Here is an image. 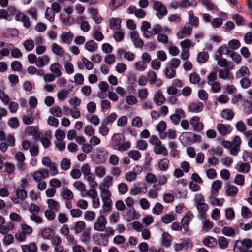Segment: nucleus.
<instances>
[{"label": "nucleus", "instance_id": "4c0bfd02", "mask_svg": "<svg viewBox=\"0 0 252 252\" xmlns=\"http://www.w3.org/2000/svg\"><path fill=\"white\" fill-rule=\"evenodd\" d=\"M229 53V50L227 47L226 45H224L220 47V48L217 51L215 59H218L219 58H221L223 54H227Z\"/></svg>", "mask_w": 252, "mask_h": 252}, {"label": "nucleus", "instance_id": "69168bd1", "mask_svg": "<svg viewBox=\"0 0 252 252\" xmlns=\"http://www.w3.org/2000/svg\"><path fill=\"white\" fill-rule=\"evenodd\" d=\"M176 73V69L169 66L166 68L165 71V76L168 79H171L174 77Z\"/></svg>", "mask_w": 252, "mask_h": 252}, {"label": "nucleus", "instance_id": "a18cd8bd", "mask_svg": "<svg viewBox=\"0 0 252 252\" xmlns=\"http://www.w3.org/2000/svg\"><path fill=\"white\" fill-rule=\"evenodd\" d=\"M217 243L216 239L211 236L205 238L203 241L204 245L210 248L214 247L217 244Z\"/></svg>", "mask_w": 252, "mask_h": 252}, {"label": "nucleus", "instance_id": "774afa93", "mask_svg": "<svg viewBox=\"0 0 252 252\" xmlns=\"http://www.w3.org/2000/svg\"><path fill=\"white\" fill-rule=\"evenodd\" d=\"M71 165L70 161L67 158H63L61 161L60 164V166L61 169L63 170H68Z\"/></svg>", "mask_w": 252, "mask_h": 252}, {"label": "nucleus", "instance_id": "37998d69", "mask_svg": "<svg viewBox=\"0 0 252 252\" xmlns=\"http://www.w3.org/2000/svg\"><path fill=\"white\" fill-rule=\"evenodd\" d=\"M48 208L52 210L56 211H59L60 206L59 203L56 200L53 199H49L47 201Z\"/></svg>", "mask_w": 252, "mask_h": 252}, {"label": "nucleus", "instance_id": "4468645a", "mask_svg": "<svg viewBox=\"0 0 252 252\" xmlns=\"http://www.w3.org/2000/svg\"><path fill=\"white\" fill-rule=\"evenodd\" d=\"M239 230L238 227L232 228L229 226H225L222 229V233L226 236L233 237L236 234H238Z\"/></svg>", "mask_w": 252, "mask_h": 252}, {"label": "nucleus", "instance_id": "c756f323", "mask_svg": "<svg viewBox=\"0 0 252 252\" xmlns=\"http://www.w3.org/2000/svg\"><path fill=\"white\" fill-rule=\"evenodd\" d=\"M126 2V0H111L108 6L110 10L114 11L122 6Z\"/></svg>", "mask_w": 252, "mask_h": 252}, {"label": "nucleus", "instance_id": "423d86ee", "mask_svg": "<svg viewBox=\"0 0 252 252\" xmlns=\"http://www.w3.org/2000/svg\"><path fill=\"white\" fill-rule=\"evenodd\" d=\"M153 9L156 11V15L159 19H162L168 13L165 6L160 1H154L153 3Z\"/></svg>", "mask_w": 252, "mask_h": 252}, {"label": "nucleus", "instance_id": "393cba45", "mask_svg": "<svg viewBox=\"0 0 252 252\" xmlns=\"http://www.w3.org/2000/svg\"><path fill=\"white\" fill-rule=\"evenodd\" d=\"M217 61V64L221 67L234 68V65L231 62H228L225 58H219L215 59Z\"/></svg>", "mask_w": 252, "mask_h": 252}, {"label": "nucleus", "instance_id": "f8f14e48", "mask_svg": "<svg viewBox=\"0 0 252 252\" xmlns=\"http://www.w3.org/2000/svg\"><path fill=\"white\" fill-rule=\"evenodd\" d=\"M48 176L49 171L45 169L37 170L34 172L33 175V178L36 182L42 181Z\"/></svg>", "mask_w": 252, "mask_h": 252}, {"label": "nucleus", "instance_id": "3c124183", "mask_svg": "<svg viewBox=\"0 0 252 252\" xmlns=\"http://www.w3.org/2000/svg\"><path fill=\"white\" fill-rule=\"evenodd\" d=\"M221 115L223 118L228 120H232L234 116L233 112L229 109H226L222 110Z\"/></svg>", "mask_w": 252, "mask_h": 252}, {"label": "nucleus", "instance_id": "c9c22d12", "mask_svg": "<svg viewBox=\"0 0 252 252\" xmlns=\"http://www.w3.org/2000/svg\"><path fill=\"white\" fill-rule=\"evenodd\" d=\"M189 21L188 22L190 25L197 27L199 25V20L197 17L195 16L192 11H189L188 13Z\"/></svg>", "mask_w": 252, "mask_h": 252}, {"label": "nucleus", "instance_id": "4be33fe9", "mask_svg": "<svg viewBox=\"0 0 252 252\" xmlns=\"http://www.w3.org/2000/svg\"><path fill=\"white\" fill-rule=\"evenodd\" d=\"M23 252H36L38 247L35 242H31L21 246Z\"/></svg>", "mask_w": 252, "mask_h": 252}, {"label": "nucleus", "instance_id": "6e6552de", "mask_svg": "<svg viewBox=\"0 0 252 252\" xmlns=\"http://www.w3.org/2000/svg\"><path fill=\"white\" fill-rule=\"evenodd\" d=\"M192 32V27L189 23H186L184 26L177 33L179 39H182L189 36Z\"/></svg>", "mask_w": 252, "mask_h": 252}, {"label": "nucleus", "instance_id": "a878e982", "mask_svg": "<svg viewBox=\"0 0 252 252\" xmlns=\"http://www.w3.org/2000/svg\"><path fill=\"white\" fill-rule=\"evenodd\" d=\"M250 74L249 68L245 66H241L239 69L236 72L235 76L237 79H240L243 77L246 78Z\"/></svg>", "mask_w": 252, "mask_h": 252}, {"label": "nucleus", "instance_id": "ddd939ff", "mask_svg": "<svg viewBox=\"0 0 252 252\" xmlns=\"http://www.w3.org/2000/svg\"><path fill=\"white\" fill-rule=\"evenodd\" d=\"M233 68H225L221 69L219 71L218 75L219 77L222 80H232L233 76L230 72V70Z\"/></svg>", "mask_w": 252, "mask_h": 252}, {"label": "nucleus", "instance_id": "49530a36", "mask_svg": "<svg viewBox=\"0 0 252 252\" xmlns=\"http://www.w3.org/2000/svg\"><path fill=\"white\" fill-rule=\"evenodd\" d=\"M193 218V215L192 213L189 211L188 212L182 220L181 222L182 225L183 226H188Z\"/></svg>", "mask_w": 252, "mask_h": 252}, {"label": "nucleus", "instance_id": "f03ea898", "mask_svg": "<svg viewBox=\"0 0 252 252\" xmlns=\"http://www.w3.org/2000/svg\"><path fill=\"white\" fill-rule=\"evenodd\" d=\"M194 200L196 204V208L199 212V216L201 218L205 219L207 215V211L209 206L205 202L203 196L201 194H196L194 196Z\"/></svg>", "mask_w": 252, "mask_h": 252}, {"label": "nucleus", "instance_id": "bf43d9fd", "mask_svg": "<svg viewBox=\"0 0 252 252\" xmlns=\"http://www.w3.org/2000/svg\"><path fill=\"white\" fill-rule=\"evenodd\" d=\"M209 58V55L206 52H200L197 57V62L199 63H205Z\"/></svg>", "mask_w": 252, "mask_h": 252}, {"label": "nucleus", "instance_id": "09e8293b", "mask_svg": "<svg viewBox=\"0 0 252 252\" xmlns=\"http://www.w3.org/2000/svg\"><path fill=\"white\" fill-rule=\"evenodd\" d=\"M34 42L32 39L26 40L23 42V46L25 50L28 52L32 51L34 48Z\"/></svg>", "mask_w": 252, "mask_h": 252}, {"label": "nucleus", "instance_id": "aec40b11", "mask_svg": "<svg viewBox=\"0 0 252 252\" xmlns=\"http://www.w3.org/2000/svg\"><path fill=\"white\" fill-rule=\"evenodd\" d=\"M221 186L222 182L221 181L219 180L214 181L211 185V196H217Z\"/></svg>", "mask_w": 252, "mask_h": 252}, {"label": "nucleus", "instance_id": "2f4dec72", "mask_svg": "<svg viewBox=\"0 0 252 252\" xmlns=\"http://www.w3.org/2000/svg\"><path fill=\"white\" fill-rule=\"evenodd\" d=\"M55 233L53 229L47 228L42 231L41 235L44 239L50 240L54 237Z\"/></svg>", "mask_w": 252, "mask_h": 252}, {"label": "nucleus", "instance_id": "e433bc0d", "mask_svg": "<svg viewBox=\"0 0 252 252\" xmlns=\"http://www.w3.org/2000/svg\"><path fill=\"white\" fill-rule=\"evenodd\" d=\"M165 100L161 91H158L154 96V101L158 105H161Z\"/></svg>", "mask_w": 252, "mask_h": 252}, {"label": "nucleus", "instance_id": "4d7b16f0", "mask_svg": "<svg viewBox=\"0 0 252 252\" xmlns=\"http://www.w3.org/2000/svg\"><path fill=\"white\" fill-rule=\"evenodd\" d=\"M87 119L89 121V122L94 125L97 126L99 124L100 122V120L99 117L96 115H89L87 116Z\"/></svg>", "mask_w": 252, "mask_h": 252}, {"label": "nucleus", "instance_id": "c03bdc74", "mask_svg": "<svg viewBox=\"0 0 252 252\" xmlns=\"http://www.w3.org/2000/svg\"><path fill=\"white\" fill-rule=\"evenodd\" d=\"M69 92L68 91L65 90H60L57 94V97L58 100L60 102H63L68 97Z\"/></svg>", "mask_w": 252, "mask_h": 252}, {"label": "nucleus", "instance_id": "58836bf2", "mask_svg": "<svg viewBox=\"0 0 252 252\" xmlns=\"http://www.w3.org/2000/svg\"><path fill=\"white\" fill-rule=\"evenodd\" d=\"M82 63L83 66H81L79 64H78V67L80 69H82L83 66H84L86 69L87 70H92L93 69L94 67V65L93 63L89 61L88 59L85 57H83L82 59Z\"/></svg>", "mask_w": 252, "mask_h": 252}, {"label": "nucleus", "instance_id": "8fccbe9b", "mask_svg": "<svg viewBox=\"0 0 252 252\" xmlns=\"http://www.w3.org/2000/svg\"><path fill=\"white\" fill-rule=\"evenodd\" d=\"M180 45L182 50H189V48L193 46L192 41L189 39L182 41L180 43Z\"/></svg>", "mask_w": 252, "mask_h": 252}, {"label": "nucleus", "instance_id": "9b49d317", "mask_svg": "<svg viewBox=\"0 0 252 252\" xmlns=\"http://www.w3.org/2000/svg\"><path fill=\"white\" fill-rule=\"evenodd\" d=\"M107 221L106 219L97 218L94 223V229L97 232H103L106 229Z\"/></svg>", "mask_w": 252, "mask_h": 252}, {"label": "nucleus", "instance_id": "13d9d810", "mask_svg": "<svg viewBox=\"0 0 252 252\" xmlns=\"http://www.w3.org/2000/svg\"><path fill=\"white\" fill-rule=\"evenodd\" d=\"M156 128L158 132L159 137L162 135L161 133H164L166 129V123L164 121H160L157 126Z\"/></svg>", "mask_w": 252, "mask_h": 252}, {"label": "nucleus", "instance_id": "473e14b6", "mask_svg": "<svg viewBox=\"0 0 252 252\" xmlns=\"http://www.w3.org/2000/svg\"><path fill=\"white\" fill-rule=\"evenodd\" d=\"M85 227V222L83 220H79L75 223V225L72 229L75 233L79 234L83 231Z\"/></svg>", "mask_w": 252, "mask_h": 252}, {"label": "nucleus", "instance_id": "f257e3e1", "mask_svg": "<svg viewBox=\"0 0 252 252\" xmlns=\"http://www.w3.org/2000/svg\"><path fill=\"white\" fill-rule=\"evenodd\" d=\"M113 177L108 175L105 177L103 182L100 183L99 189L101 197H103L104 200H108L111 198L112 194L109 188L112 185Z\"/></svg>", "mask_w": 252, "mask_h": 252}, {"label": "nucleus", "instance_id": "c85d7f7f", "mask_svg": "<svg viewBox=\"0 0 252 252\" xmlns=\"http://www.w3.org/2000/svg\"><path fill=\"white\" fill-rule=\"evenodd\" d=\"M85 48L90 52H95L98 48V45L94 40H91L86 42Z\"/></svg>", "mask_w": 252, "mask_h": 252}, {"label": "nucleus", "instance_id": "603ef678", "mask_svg": "<svg viewBox=\"0 0 252 252\" xmlns=\"http://www.w3.org/2000/svg\"><path fill=\"white\" fill-rule=\"evenodd\" d=\"M122 135L120 133H115L111 137V144L115 148L121 142Z\"/></svg>", "mask_w": 252, "mask_h": 252}, {"label": "nucleus", "instance_id": "864d4df0", "mask_svg": "<svg viewBox=\"0 0 252 252\" xmlns=\"http://www.w3.org/2000/svg\"><path fill=\"white\" fill-rule=\"evenodd\" d=\"M52 51L56 55L61 56L63 53V49L56 43L52 45Z\"/></svg>", "mask_w": 252, "mask_h": 252}, {"label": "nucleus", "instance_id": "7c9ffc66", "mask_svg": "<svg viewBox=\"0 0 252 252\" xmlns=\"http://www.w3.org/2000/svg\"><path fill=\"white\" fill-rule=\"evenodd\" d=\"M161 134L162 135L160 137L161 139H165L167 138L169 139H174L177 137L176 131L173 129H168L167 131H165L164 133Z\"/></svg>", "mask_w": 252, "mask_h": 252}, {"label": "nucleus", "instance_id": "a19ab883", "mask_svg": "<svg viewBox=\"0 0 252 252\" xmlns=\"http://www.w3.org/2000/svg\"><path fill=\"white\" fill-rule=\"evenodd\" d=\"M153 188L155 190L151 189L149 191L147 194V196L149 198L155 199L158 196V191L161 189V186L158 185H154Z\"/></svg>", "mask_w": 252, "mask_h": 252}, {"label": "nucleus", "instance_id": "39448f33", "mask_svg": "<svg viewBox=\"0 0 252 252\" xmlns=\"http://www.w3.org/2000/svg\"><path fill=\"white\" fill-rule=\"evenodd\" d=\"M252 247V241L249 238L242 240H237L235 243L234 249L239 252H247L248 250Z\"/></svg>", "mask_w": 252, "mask_h": 252}, {"label": "nucleus", "instance_id": "7ed1b4c3", "mask_svg": "<svg viewBox=\"0 0 252 252\" xmlns=\"http://www.w3.org/2000/svg\"><path fill=\"white\" fill-rule=\"evenodd\" d=\"M150 143L154 145V151L157 154H162L166 156L168 154V151L166 147L162 145L161 141L155 135H152L149 141Z\"/></svg>", "mask_w": 252, "mask_h": 252}, {"label": "nucleus", "instance_id": "72a5a7b5", "mask_svg": "<svg viewBox=\"0 0 252 252\" xmlns=\"http://www.w3.org/2000/svg\"><path fill=\"white\" fill-rule=\"evenodd\" d=\"M118 54L123 55L124 58L130 62L133 61L135 59V54L130 51H126L124 50H120L118 51Z\"/></svg>", "mask_w": 252, "mask_h": 252}, {"label": "nucleus", "instance_id": "de8ad7c7", "mask_svg": "<svg viewBox=\"0 0 252 252\" xmlns=\"http://www.w3.org/2000/svg\"><path fill=\"white\" fill-rule=\"evenodd\" d=\"M216 196H211L209 198V202L213 205L221 206L223 204L225 200L223 198L219 199L216 198Z\"/></svg>", "mask_w": 252, "mask_h": 252}, {"label": "nucleus", "instance_id": "680f3d73", "mask_svg": "<svg viewBox=\"0 0 252 252\" xmlns=\"http://www.w3.org/2000/svg\"><path fill=\"white\" fill-rule=\"evenodd\" d=\"M125 177L126 180L128 182L135 181L137 177V173L134 171H128L126 173Z\"/></svg>", "mask_w": 252, "mask_h": 252}, {"label": "nucleus", "instance_id": "6ab92c4d", "mask_svg": "<svg viewBox=\"0 0 252 252\" xmlns=\"http://www.w3.org/2000/svg\"><path fill=\"white\" fill-rule=\"evenodd\" d=\"M130 37L132 39L134 45L135 47H141L144 43L142 40L140 38L138 33L136 31H133L130 33Z\"/></svg>", "mask_w": 252, "mask_h": 252}, {"label": "nucleus", "instance_id": "f3484780", "mask_svg": "<svg viewBox=\"0 0 252 252\" xmlns=\"http://www.w3.org/2000/svg\"><path fill=\"white\" fill-rule=\"evenodd\" d=\"M151 28V25L148 22L145 21L142 22L141 30L143 32L144 37L149 38L153 35V32L149 30Z\"/></svg>", "mask_w": 252, "mask_h": 252}, {"label": "nucleus", "instance_id": "052dcab7", "mask_svg": "<svg viewBox=\"0 0 252 252\" xmlns=\"http://www.w3.org/2000/svg\"><path fill=\"white\" fill-rule=\"evenodd\" d=\"M169 160L167 158H164L158 162V167L161 171H166L169 168Z\"/></svg>", "mask_w": 252, "mask_h": 252}, {"label": "nucleus", "instance_id": "cd10ccee", "mask_svg": "<svg viewBox=\"0 0 252 252\" xmlns=\"http://www.w3.org/2000/svg\"><path fill=\"white\" fill-rule=\"evenodd\" d=\"M61 66L58 63H55L52 64L50 66V70L52 74L55 75L56 77H60L62 75L61 70Z\"/></svg>", "mask_w": 252, "mask_h": 252}, {"label": "nucleus", "instance_id": "bb28decb", "mask_svg": "<svg viewBox=\"0 0 252 252\" xmlns=\"http://www.w3.org/2000/svg\"><path fill=\"white\" fill-rule=\"evenodd\" d=\"M62 42L65 44H70L73 40V34L71 32H63L60 35Z\"/></svg>", "mask_w": 252, "mask_h": 252}, {"label": "nucleus", "instance_id": "412c9836", "mask_svg": "<svg viewBox=\"0 0 252 252\" xmlns=\"http://www.w3.org/2000/svg\"><path fill=\"white\" fill-rule=\"evenodd\" d=\"M235 168L239 172L247 173L250 171V165L248 163L239 161L235 165Z\"/></svg>", "mask_w": 252, "mask_h": 252}, {"label": "nucleus", "instance_id": "f704fd0d", "mask_svg": "<svg viewBox=\"0 0 252 252\" xmlns=\"http://www.w3.org/2000/svg\"><path fill=\"white\" fill-rule=\"evenodd\" d=\"M226 194L229 196H235L238 193V189L236 187L227 185L225 187Z\"/></svg>", "mask_w": 252, "mask_h": 252}, {"label": "nucleus", "instance_id": "20e7f679", "mask_svg": "<svg viewBox=\"0 0 252 252\" xmlns=\"http://www.w3.org/2000/svg\"><path fill=\"white\" fill-rule=\"evenodd\" d=\"M217 74L216 72H211L207 76V84L211 87V91L214 93H218L221 90L220 83L217 81Z\"/></svg>", "mask_w": 252, "mask_h": 252}, {"label": "nucleus", "instance_id": "5fc2aeb1", "mask_svg": "<svg viewBox=\"0 0 252 252\" xmlns=\"http://www.w3.org/2000/svg\"><path fill=\"white\" fill-rule=\"evenodd\" d=\"M130 142L129 141H126L124 142H121L115 148L119 151L123 152L127 150L130 148Z\"/></svg>", "mask_w": 252, "mask_h": 252}, {"label": "nucleus", "instance_id": "0e129e2a", "mask_svg": "<svg viewBox=\"0 0 252 252\" xmlns=\"http://www.w3.org/2000/svg\"><path fill=\"white\" fill-rule=\"evenodd\" d=\"M163 206L159 203H157L152 209V213L156 215H159L163 212Z\"/></svg>", "mask_w": 252, "mask_h": 252}, {"label": "nucleus", "instance_id": "2eb2a0df", "mask_svg": "<svg viewBox=\"0 0 252 252\" xmlns=\"http://www.w3.org/2000/svg\"><path fill=\"white\" fill-rule=\"evenodd\" d=\"M73 187L80 192V195L82 197L86 196L87 189L86 185L80 181H75L73 184Z\"/></svg>", "mask_w": 252, "mask_h": 252}, {"label": "nucleus", "instance_id": "dca6fc26", "mask_svg": "<svg viewBox=\"0 0 252 252\" xmlns=\"http://www.w3.org/2000/svg\"><path fill=\"white\" fill-rule=\"evenodd\" d=\"M121 20L119 18H111L109 20V27L113 31L121 29Z\"/></svg>", "mask_w": 252, "mask_h": 252}, {"label": "nucleus", "instance_id": "79ce46f5", "mask_svg": "<svg viewBox=\"0 0 252 252\" xmlns=\"http://www.w3.org/2000/svg\"><path fill=\"white\" fill-rule=\"evenodd\" d=\"M94 173L98 178H102L105 177L106 174V169L102 166H98L95 168Z\"/></svg>", "mask_w": 252, "mask_h": 252}, {"label": "nucleus", "instance_id": "b1692460", "mask_svg": "<svg viewBox=\"0 0 252 252\" xmlns=\"http://www.w3.org/2000/svg\"><path fill=\"white\" fill-rule=\"evenodd\" d=\"M84 179L88 183L90 187H96L97 186L95 175L93 173L90 172L84 176Z\"/></svg>", "mask_w": 252, "mask_h": 252}, {"label": "nucleus", "instance_id": "5701e85b", "mask_svg": "<svg viewBox=\"0 0 252 252\" xmlns=\"http://www.w3.org/2000/svg\"><path fill=\"white\" fill-rule=\"evenodd\" d=\"M60 194L63 199L67 200H71L74 197V194L72 191L65 187L61 189Z\"/></svg>", "mask_w": 252, "mask_h": 252}, {"label": "nucleus", "instance_id": "e2e57ef3", "mask_svg": "<svg viewBox=\"0 0 252 252\" xmlns=\"http://www.w3.org/2000/svg\"><path fill=\"white\" fill-rule=\"evenodd\" d=\"M163 243L165 247H168L172 241V236L167 232H164L162 234Z\"/></svg>", "mask_w": 252, "mask_h": 252}, {"label": "nucleus", "instance_id": "6e6d98bb", "mask_svg": "<svg viewBox=\"0 0 252 252\" xmlns=\"http://www.w3.org/2000/svg\"><path fill=\"white\" fill-rule=\"evenodd\" d=\"M120 219V214L117 211L113 212L109 217V222L111 224L117 223Z\"/></svg>", "mask_w": 252, "mask_h": 252}, {"label": "nucleus", "instance_id": "ea45409f", "mask_svg": "<svg viewBox=\"0 0 252 252\" xmlns=\"http://www.w3.org/2000/svg\"><path fill=\"white\" fill-rule=\"evenodd\" d=\"M157 74L154 70H149L147 73V79L149 84H153L156 83L157 80Z\"/></svg>", "mask_w": 252, "mask_h": 252}, {"label": "nucleus", "instance_id": "338daca9", "mask_svg": "<svg viewBox=\"0 0 252 252\" xmlns=\"http://www.w3.org/2000/svg\"><path fill=\"white\" fill-rule=\"evenodd\" d=\"M15 194L16 197L22 200H25L27 196V192L23 189H18L16 190Z\"/></svg>", "mask_w": 252, "mask_h": 252}, {"label": "nucleus", "instance_id": "1a4fd4ad", "mask_svg": "<svg viewBox=\"0 0 252 252\" xmlns=\"http://www.w3.org/2000/svg\"><path fill=\"white\" fill-rule=\"evenodd\" d=\"M217 130L222 136H225L231 132L232 127L228 124L219 123L217 125Z\"/></svg>", "mask_w": 252, "mask_h": 252}, {"label": "nucleus", "instance_id": "a211bd4d", "mask_svg": "<svg viewBox=\"0 0 252 252\" xmlns=\"http://www.w3.org/2000/svg\"><path fill=\"white\" fill-rule=\"evenodd\" d=\"M204 108L203 103L200 101H195L191 103L189 107V111L193 113H199Z\"/></svg>", "mask_w": 252, "mask_h": 252}, {"label": "nucleus", "instance_id": "9d476101", "mask_svg": "<svg viewBox=\"0 0 252 252\" xmlns=\"http://www.w3.org/2000/svg\"><path fill=\"white\" fill-rule=\"evenodd\" d=\"M189 124L195 131H201L204 128V125L198 116H193L189 120Z\"/></svg>", "mask_w": 252, "mask_h": 252}, {"label": "nucleus", "instance_id": "0eeeda50", "mask_svg": "<svg viewBox=\"0 0 252 252\" xmlns=\"http://www.w3.org/2000/svg\"><path fill=\"white\" fill-rule=\"evenodd\" d=\"M101 199L103 202V209L100 211L99 216L97 218L106 219L105 217L107 215V211L111 210L113 202L110 197L108 200H104L103 197H101Z\"/></svg>", "mask_w": 252, "mask_h": 252}]
</instances>
